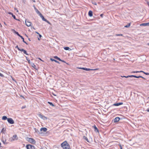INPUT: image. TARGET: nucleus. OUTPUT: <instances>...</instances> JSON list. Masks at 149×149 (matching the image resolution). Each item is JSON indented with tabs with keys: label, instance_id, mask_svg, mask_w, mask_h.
<instances>
[{
	"label": "nucleus",
	"instance_id": "e433bc0d",
	"mask_svg": "<svg viewBox=\"0 0 149 149\" xmlns=\"http://www.w3.org/2000/svg\"><path fill=\"white\" fill-rule=\"evenodd\" d=\"M115 35H116V36H123V35L122 34H116Z\"/></svg>",
	"mask_w": 149,
	"mask_h": 149
},
{
	"label": "nucleus",
	"instance_id": "72a5a7b5",
	"mask_svg": "<svg viewBox=\"0 0 149 149\" xmlns=\"http://www.w3.org/2000/svg\"><path fill=\"white\" fill-rule=\"evenodd\" d=\"M79 69H82L84 70H87V68H79Z\"/></svg>",
	"mask_w": 149,
	"mask_h": 149
},
{
	"label": "nucleus",
	"instance_id": "79ce46f5",
	"mask_svg": "<svg viewBox=\"0 0 149 149\" xmlns=\"http://www.w3.org/2000/svg\"><path fill=\"white\" fill-rule=\"evenodd\" d=\"M45 22H47L48 23L50 24V22L48 21L47 20V21H45Z\"/></svg>",
	"mask_w": 149,
	"mask_h": 149
},
{
	"label": "nucleus",
	"instance_id": "4d7b16f0",
	"mask_svg": "<svg viewBox=\"0 0 149 149\" xmlns=\"http://www.w3.org/2000/svg\"><path fill=\"white\" fill-rule=\"evenodd\" d=\"M20 38H22V39H24V38L23 37L21 36L20 37Z\"/></svg>",
	"mask_w": 149,
	"mask_h": 149
},
{
	"label": "nucleus",
	"instance_id": "8fccbe9b",
	"mask_svg": "<svg viewBox=\"0 0 149 149\" xmlns=\"http://www.w3.org/2000/svg\"><path fill=\"white\" fill-rule=\"evenodd\" d=\"M120 149H123L122 148V146H121L120 145Z\"/></svg>",
	"mask_w": 149,
	"mask_h": 149
},
{
	"label": "nucleus",
	"instance_id": "052dcab7",
	"mask_svg": "<svg viewBox=\"0 0 149 149\" xmlns=\"http://www.w3.org/2000/svg\"><path fill=\"white\" fill-rule=\"evenodd\" d=\"M18 36H19V37H21V36L19 34V35H18Z\"/></svg>",
	"mask_w": 149,
	"mask_h": 149
},
{
	"label": "nucleus",
	"instance_id": "dca6fc26",
	"mask_svg": "<svg viewBox=\"0 0 149 149\" xmlns=\"http://www.w3.org/2000/svg\"><path fill=\"white\" fill-rule=\"evenodd\" d=\"M31 66L32 67H33L34 69L37 70V69L36 68V65L34 64L33 63L31 62Z\"/></svg>",
	"mask_w": 149,
	"mask_h": 149
},
{
	"label": "nucleus",
	"instance_id": "13d9d810",
	"mask_svg": "<svg viewBox=\"0 0 149 149\" xmlns=\"http://www.w3.org/2000/svg\"><path fill=\"white\" fill-rule=\"evenodd\" d=\"M24 42V43H25L26 44V45H28V44L27 43L26 41H25V42Z\"/></svg>",
	"mask_w": 149,
	"mask_h": 149
},
{
	"label": "nucleus",
	"instance_id": "864d4df0",
	"mask_svg": "<svg viewBox=\"0 0 149 149\" xmlns=\"http://www.w3.org/2000/svg\"><path fill=\"white\" fill-rule=\"evenodd\" d=\"M20 97H22L23 98H24V97L22 95H21Z\"/></svg>",
	"mask_w": 149,
	"mask_h": 149
},
{
	"label": "nucleus",
	"instance_id": "5701e85b",
	"mask_svg": "<svg viewBox=\"0 0 149 149\" xmlns=\"http://www.w3.org/2000/svg\"><path fill=\"white\" fill-rule=\"evenodd\" d=\"M8 119V118H7V117L6 116H3L2 117V119L3 120H5L6 119L7 120V119Z\"/></svg>",
	"mask_w": 149,
	"mask_h": 149
},
{
	"label": "nucleus",
	"instance_id": "ea45409f",
	"mask_svg": "<svg viewBox=\"0 0 149 149\" xmlns=\"http://www.w3.org/2000/svg\"><path fill=\"white\" fill-rule=\"evenodd\" d=\"M121 77H122L128 78V77L127 76H121Z\"/></svg>",
	"mask_w": 149,
	"mask_h": 149
},
{
	"label": "nucleus",
	"instance_id": "603ef678",
	"mask_svg": "<svg viewBox=\"0 0 149 149\" xmlns=\"http://www.w3.org/2000/svg\"><path fill=\"white\" fill-rule=\"evenodd\" d=\"M138 72H139V71H135V73H138Z\"/></svg>",
	"mask_w": 149,
	"mask_h": 149
},
{
	"label": "nucleus",
	"instance_id": "1a4fd4ad",
	"mask_svg": "<svg viewBox=\"0 0 149 149\" xmlns=\"http://www.w3.org/2000/svg\"><path fill=\"white\" fill-rule=\"evenodd\" d=\"M140 26H149V22L143 23L141 24H140Z\"/></svg>",
	"mask_w": 149,
	"mask_h": 149
},
{
	"label": "nucleus",
	"instance_id": "a18cd8bd",
	"mask_svg": "<svg viewBox=\"0 0 149 149\" xmlns=\"http://www.w3.org/2000/svg\"><path fill=\"white\" fill-rule=\"evenodd\" d=\"M139 72H143L144 73V72H145L143 71H139Z\"/></svg>",
	"mask_w": 149,
	"mask_h": 149
},
{
	"label": "nucleus",
	"instance_id": "20e7f679",
	"mask_svg": "<svg viewBox=\"0 0 149 149\" xmlns=\"http://www.w3.org/2000/svg\"><path fill=\"white\" fill-rule=\"evenodd\" d=\"M27 149H35L34 146L31 145H27L26 146Z\"/></svg>",
	"mask_w": 149,
	"mask_h": 149
},
{
	"label": "nucleus",
	"instance_id": "4be33fe9",
	"mask_svg": "<svg viewBox=\"0 0 149 149\" xmlns=\"http://www.w3.org/2000/svg\"><path fill=\"white\" fill-rule=\"evenodd\" d=\"M50 60L51 61H55V62L57 63H58L59 64L60 63L59 62H58V61H57L56 60L54 59H53V58H50Z\"/></svg>",
	"mask_w": 149,
	"mask_h": 149
},
{
	"label": "nucleus",
	"instance_id": "9d476101",
	"mask_svg": "<svg viewBox=\"0 0 149 149\" xmlns=\"http://www.w3.org/2000/svg\"><path fill=\"white\" fill-rule=\"evenodd\" d=\"M8 13L9 14H10V15H12V16L13 17V18L15 19H16V20H19V19H17L16 18V17H15V15H13V13H12L10 12H9Z\"/></svg>",
	"mask_w": 149,
	"mask_h": 149
},
{
	"label": "nucleus",
	"instance_id": "ddd939ff",
	"mask_svg": "<svg viewBox=\"0 0 149 149\" xmlns=\"http://www.w3.org/2000/svg\"><path fill=\"white\" fill-rule=\"evenodd\" d=\"M123 104L122 102H119L118 103H115L113 104V106H118L121 105H122Z\"/></svg>",
	"mask_w": 149,
	"mask_h": 149
},
{
	"label": "nucleus",
	"instance_id": "f03ea898",
	"mask_svg": "<svg viewBox=\"0 0 149 149\" xmlns=\"http://www.w3.org/2000/svg\"><path fill=\"white\" fill-rule=\"evenodd\" d=\"M26 139L27 141L30 142L31 143L35 144L36 143V141L33 138H30L28 137H27L26 138Z\"/></svg>",
	"mask_w": 149,
	"mask_h": 149
},
{
	"label": "nucleus",
	"instance_id": "2f4dec72",
	"mask_svg": "<svg viewBox=\"0 0 149 149\" xmlns=\"http://www.w3.org/2000/svg\"><path fill=\"white\" fill-rule=\"evenodd\" d=\"M142 78L144 79H146L145 78H144V77H143L142 76H137V78Z\"/></svg>",
	"mask_w": 149,
	"mask_h": 149
},
{
	"label": "nucleus",
	"instance_id": "473e14b6",
	"mask_svg": "<svg viewBox=\"0 0 149 149\" xmlns=\"http://www.w3.org/2000/svg\"><path fill=\"white\" fill-rule=\"evenodd\" d=\"M97 70V69H90L89 68H87V70H86V71L95 70Z\"/></svg>",
	"mask_w": 149,
	"mask_h": 149
},
{
	"label": "nucleus",
	"instance_id": "37998d69",
	"mask_svg": "<svg viewBox=\"0 0 149 149\" xmlns=\"http://www.w3.org/2000/svg\"><path fill=\"white\" fill-rule=\"evenodd\" d=\"M61 61H62V62H63V63H65V61H64L62 60L61 59Z\"/></svg>",
	"mask_w": 149,
	"mask_h": 149
},
{
	"label": "nucleus",
	"instance_id": "3c124183",
	"mask_svg": "<svg viewBox=\"0 0 149 149\" xmlns=\"http://www.w3.org/2000/svg\"><path fill=\"white\" fill-rule=\"evenodd\" d=\"M147 4L148 5L149 7V2H147Z\"/></svg>",
	"mask_w": 149,
	"mask_h": 149
},
{
	"label": "nucleus",
	"instance_id": "f3484780",
	"mask_svg": "<svg viewBox=\"0 0 149 149\" xmlns=\"http://www.w3.org/2000/svg\"><path fill=\"white\" fill-rule=\"evenodd\" d=\"M93 127L95 129V131L96 132H98L99 130H98V129L97 128V127L95 125L93 126Z\"/></svg>",
	"mask_w": 149,
	"mask_h": 149
},
{
	"label": "nucleus",
	"instance_id": "6e6d98bb",
	"mask_svg": "<svg viewBox=\"0 0 149 149\" xmlns=\"http://www.w3.org/2000/svg\"><path fill=\"white\" fill-rule=\"evenodd\" d=\"M4 24L5 25H7V24H6L5 22H4Z\"/></svg>",
	"mask_w": 149,
	"mask_h": 149
},
{
	"label": "nucleus",
	"instance_id": "9b49d317",
	"mask_svg": "<svg viewBox=\"0 0 149 149\" xmlns=\"http://www.w3.org/2000/svg\"><path fill=\"white\" fill-rule=\"evenodd\" d=\"M120 120V118L118 117H116L114 120V122L116 123L118 122Z\"/></svg>",
	"mask_w": 149,
	"mask_h": 149
},
{
	"label": "nucleus",
	"instance_id": "2eb2a0df",
	"mask_svg": "<svg viewBox=\"0 0 149 149\" xmlns=\"http://www.w3.org/2000/svg\"><path fill=\"white\" fill-rule=\"evenodd\" d=\"M40 17H41L42 20L44 21H46L47 19H45L44 17V16H43V15L41 13L39 15Z\"/></svg>",
	"mask_w": 149,
	"mask_h": 149
},
{
	"label": "nucleus",
	"instance_id": "338daca9",
	"mask_svg": "<svg viewBox=\"0 0 149 149\" xmlns=\"http://www.w3.org/2000/svg\"><path fill=\"white\" fill-rule=\"evenodd\" d=\"M0 26L1 27H2V26L1 25V24L0 23Z\"/></svg>",
	"mask_w": 149,
	"mask_h": 149
},
{
	"label": "nucleus",
	"instance_id": "f257e3e1",
	"mask_svg": "<svg viewBox=\"0 0 149 149\" xmlns=\"http://www.w3.org/2000/svg\"><path fill=\"white\" fill-rule=\"evenodd\" d=\"M61 146L63 149H71L70 146L66 141L62 143Z\"/></svg>",
	"mask_w": 149,
	"mask_h": 149
},
{
	"label": "nucleus",
	"instance_id": "774afa93",
	"mask_svg": "<svg viewBox=\"0 0 149 149\" xmlns=\"http://www.w3.org/2000/svg\"><path fill=\"white\" fill-rule=\"evenodd\" d=\"M28 40H29V41H31V40H30V38H28Z\"/></svg>",
	"mask_w": 149,
	"mask_h": 149
},
{
	"label": "nucleus",
	"instance_id": "c85d7f7f",
	"mask_svg": "<svg viewBox=\"0 0 149 149\" xmlns=\"http://www.w3.org/2000/svg\"><path fill=\"white\" fill-rule=\"evenodd\" d=\"M83 139H85V140H86V141L87 142H89L88 139L87 137H86V136H83Z\"/></svg>",
	"mask_w": 149,
	"mask_h": 149
},
{
	"label": "nucleus",
	"instance_id": "0eeeda50",
	"mask_svg": "<svg viewBox=\"0 0 149 149\" xmlns=\"http://www.w3.org/2000/svg\"><path fill=\"white\" fill-rule=\"evenodd\" d=\"M38 116L39 117H40L41 118L44 119V120H46L47 119V118L46 117L43 116L41 113L38 114Z\"/></svg>",
	"mask_w": 149,
	"mask_h": 149
},
{
	"label": "nucleus",
	"instance_id": "4468645a",
	"mask_svg": "<svg viewBox=\"0 0 149 149\" xmlns=\"http://www.w3.org/2000/svg\"><path fill=\"white\" fill-rule=\"evenodd\" d=\"M20 51L23 52L24 54L26 55H29V54L27 53L26 51L23 49H21Z\"/></svg>",
	"mask_w": 149,
	"mask_h": 149
},
{
	"label": "nucleus",
	"instance_id": "58836bf2",
	"mask_svg": "<svg viewBox=\"0 0 149 149\" xmlns=\"http://www.w3.org/2000/svg\"><path fill=\"white\" fill-rule=\"evenodd\" d=\"M14 9H15V11L16 12H18V10L16 8H15Z\"/></svg>",
	"mask_w": 149,
	"mask_h": 149
},
{
	"label": "nucleus",
	"instance_id": "39448f33",
	"mask_svg": "<svg viewBox=\"0 0 149 149\" xmlns=\"http://www.w3.org/2000/svg\"><path fill=\"white\" fill-rule=\"evenodd\" d=\"M1 141L4 144H7L8 142H6V140L5 136H2L1 139Z\"/></svg>",
	"mask_w": 149,
	"mask_h": 149
},
{
	"label": "nucleus",
	"instance_id": "49530a36",
	"mask_svg": "<svg viewBox=\"0 0 149 149\" xmlns=\"http://www.w3.org/2000/svg\"><path fill=\"white\" fill-rule=\"evenodd\" d=\"M103 15L102 14H101L100 15V17H103Z\"/></svg>",
	"mask_w": 149,
	"mask_h": 149
},
{
	"label": "nucleus",
	"instance_id": "4c0bfd02",
	"mask_svg": "<svg viewBox=\"0 0 149 149\" xmlns=\"http://www.w3.org/2000/svg\"><path fill=\"white\" fill-rule=\"evenodd\" d=\"M0 76L3 77L4 76L3 74L0 73Z\"/></svg>",
	"mask_w": 149,
	"mask_h": 149
},
{
	"label": "nucleus",
	"instance_id": "6ab92c4d",
	"mask_svg": "<svg viewBox=\"0 0 149 149\" xmlns=\"http://www.w3.org/2000/svg\"><path fill=\"white\" fill-rule=\"evenodd\" d=\"M35 10L36 12L38 14H39V15L41 13L40 12V11L36 8V7H35Z\"/></svg>",
	"mask_w": 149,
	"mask_h": 149
},
{
	"label": "nucleus",
	"instance_id": "09e8293b",
	"mask_svg": "<svg viewBox=\"0 0 149 149\" xmlns=\"http://www.w3.org/2000/svg\"><path fill=\"white\" fill-rule=\"evenodd\" d=\"M131 80H134V81H135L136 80H137L135 79H131Z\"/></svg>",
	"mask_w": 149,
	"mask_h": 149
},
{
	"label": "nucleus",
	"instance_id": "cd10ccee",
	"mask_svg": "<svg viewBox=\"0 0 149 149\" xmlns=\"http://www.w3.org/2000/svg\"><path fill=\"white\" fill-rule=\"evenodd\" d=\"M6 131V129L4 128H3L1 131V133H4V132Z\"/></svg>",
	"mask_w": 149,
	"mask_h": 149
},
{
	"label": "nucleus",
	"instance_id": "6e6552de",
	"mask_svg": "<svg viewBox=\"0 0 149 149\" xmlns=\"http://www.w3.org/2000/svg\"><path fill=\"white\" fill-rule=\"evenodd\" d=\"M25 23L26 25L28 26H31L32 24L31 22L27 21L26 19L25 20Z\"/></svg>",
	"mask_w": 149,
	"mask_h": 149
},
{
	"label": "nucleus",
	"instance_id": "c756f323",
	"mask_svg": "<svg viewBox=\"0 0 149 149\" xmlns=\"http://www.w3.org/2000/svg\"><path fill=\"white\" fill-rule=\"evenodd\" d=\"M54 58L57 59V60H59V61H61V59L59 57H58L56 56H55L54 57Z\"/></svg>",
	"mask_w": 149,
	"mask_h": 149
},
{
	"label": "nucleus",
	"instance_id": "69168bd1",
	"mask_svg": "<svg viewBox=\"0 0 149 149\" xmlns=\"http://www.w3.org/2000/svg\"><path fill=\"white\" fill-rule=\"evenodd\" d=\"M34 2H35V0H32Z\"/></svg>",
	"mask_w": 149,
	"mask_h": 149
},
{
	"label": "nucleus",
	"instance_id": "a19ab883",
	"mask_svg": "<svg viewBox=\"0 0 149 149\" xmlns=\"http://www.w3.org/2000/svg\"><path fill=\"white\" fill-rule=\"evenodd\" d=\"M144 74L147 75H149V73H146V72H144Z\"/></svg>",
	"mask_w": 149,
	"mask_h": 149
},
{
	"label": "nucleus",
	"instance_id": "c9c22d12",
	"mask_svg": "<svg viewBox=\"0 0 149 149\" xmlns=\"http://www.w3.org/2000/svg\"><path fill=\"white\" fill-rule=\"evenodd\" d=\"M92 4L95 5H97V4L95 2H94V1H92Z\"/></svg>",
	"mask_w": 149,
	"mask_h": 149
},
{
	"label": "nucleus",
	"instance_id": "a211bd4d",
	"mask_svg": "<svg viewBox=\"0 0 149 149\" xmlns=\"http://www.w3.org/2000/svg\"><path fill=\"white\" fill-rule=\"evenodd\" d=\"M88 15L89 16L91 17L93 16V12L92 11L90 10L89 11L88 13Z\"/></svg>",
	"mask_w": 149,
	"mask_h": 149
},
{
	"label": "nucleus",
	"instance_id": "680f3d73",
	"mask_svg": "<svg viewBox=\"0 0 149 149\" xmlns=\"http://www.w3.org/2000/svg\"><path fill=\"white\" fill-rule=\"evenodd\" d=\"M36 33L38 35L39 34V33L37 32H36Z\"/></svg>",
	"mask_w": 149,
	"mask_h": 149
},
{
	"label": "nucleus",
	"instance_id": "c03bdc74",
	"mask_svg": "<svg viewBox=\"0 0 149 149\" xmlns=\"http://www.w3.org/2000/svg\"><path fill=\"white\" fill-rule=\"evenodd\" d=\"M26 106H23L22 107V109H24V108H25V107H26Z\"/></svg>",
	"mask_w": 149,
	"mask_h": 149
},
{
	"label": "nucleus",
	"instance_id": "de8ad7c7",
	"mask_svg": "<svg viewBox=\"0 0 149 149\" xmlns=\"http://www.w3.org/2000/svg\"><path fill=\"white\" fill-rule=\"evenodd\" d=\"M39 37L40 38H41L42 37V36L40 34H39Z\"/></svg>",
	"mask_w": 149,
	"mask_h": 149
},
{
	"label": "nucleus",
	"instance_id": "f8f14e48",
	"mask_svg": "<svg viewBox=\"0 0 149 149\" xmlns=\"http://www.w3.org/2000/svg\"><path fill=\"white\" fill-rule=\"evenodd\" d=\"M47 130V129L45 127H42L40 129V131L41 132L42 131L44 132H46Z\"/></svg>",
	"mask_w": 149,
	"mask_h": 149
},
{
	"label": "nucleus",
	"instance_id": "412c9836",
	"mask_svg": "<svg viewBox=\"0 0 149 149\" xmlns=\"http://www.w3.org/2000/svg\"><path fill=\"white\" fill-rule=\"evenodd\" d=\"M12 31L14 33H15L16 34L17 36L19 35V33L17 32V31H16L14 29H12Z\"/></svg>",
	"mask_w": 149,
	"mask_h": 149
},
{
	"label": "nucleus",
	"instance_id": "7c9ffc66",
	"mask_svg": "<svg viewBox=\"0 0 149 149\" xmlns=\"http://www.w3.org/2000/svg\"><path fill=\"white\" fill-rule=\"evenodd\" d=\"M130 23H129L128 24H127V25L125 26V27L126 28H128L129 27L130 25Z\"/></svg>",
	"mask_w": 149,
	"mask_h": 149
},
{
	"label": "nucleus",
	"instance_id": "393cba45",
	"mask_svg": "<svg viewBox=\"0 0 149 149\" xmlns=\"http://www.w3.org/2000/svg\"><path fill=\"white\" fill-rule=\"evenodd\" d=\"M25 56V57L26 58V59L28 61V63H29V64H31V62H30V60L29 59V58H27V57H26V56Z\"/></svg>",
	"mask_w": 149,
	"mask_h": 149
},
{
	"label": "nucleus",
	"instance_id": "bb28decb",
	"mask_svg": "<svg viewBox=\"0 0 149 149\" xmlns=\"http://www.w3.org/2000/svg\"><path fill=\"white\" fill-rule=\"evenodd\" d=\"M34 130H35V132L38 133H39V131L38 130V129H37L36 128H34Z\"/></svg>",
	"mask_w": 149,
	"mask_h": 149
},
{
	"label": "nucleus",
	"instance_id": "aec40b11",
	"mask_svg": "<svg viewBox=\"0 0 149 149\" xmlns=\"http://www.w3.org/2000/svg\"><path fill=\"white\" fill-rule=\"evenodd\" d=\"M64 49L65 50H68L69 51L71 50V49L68 47H64Z\"/></svg>",
	"mask_w": 149,
	"mask_h": 149
},
{
	"label": "nucleus",
	"instance_id": "bf43d9fd",
	"mask_svg": "<svg viewBox=\"0 0 149 149\" xmlns=\"http://www.w3.org/2000/svg\"><path fill=\"white\" fill-rule=\"evenodd\" d=\"M24 42V43H25L26 44V45H28V44L27 43L26 41H25V42Z\"/></svg>",
	"mask_w": 149,
	"mask_h": 149
},
{
	"label": "nucleus",
	"instance_id": "a878e982",
	"mask_svg": "<svg viewBox=\"0 0 149 149\" xmlns=\"http://www.w3.org/2000/svg\"><path fill=\"white\" fill-rule=\"evenodd\" d=\"M48 103L51 106H52V107L55 106V105L51 102H48Z\"/></svg>",
	"mask_w": 149,
	"mask_h": 149
},
{
	"label": "nucleus",
	"instance_id": "e2e57ef3",
	"mask_svg": "<svg viewBox=\"0 0 149 149\" xmlns=\"http://www.w3.org/2000/svg\"><path fill=\"white\" fill-rule=\"evenodd\" d=\"M131 73H135V71H132V72H131Z\"/></svg>",
	"mask_w": 149,
	"mask_h": 149
},
{
	"label": "nucleus",
	"instance_id": "f704fd0d",
	"mask_svg": "<svg viewBox=\"0 0 149 149\" xmlns=\"http://www.w3.org/2000/svg\"><path fill=\"white\" fill-rule=\"evenodd\" d=\"M15 48H17V49H18V50H19V51H20L21 50V49H20V48L18 47V45H17V46L15 47Z\"/></svg>",
	"mask_w": 149,
	"mask_h": 149
},
{
	"label": "nucleus",
	"instance_id": "0e129e2a",
	"mask_svg": "<svg viewBox=\"0 0 149 149\" xmlns=\"http://www.w3.org/2000/svg\"><path fill=\"white\" fill-rule=\"evenodd\" d=\"M23 42H25V41L24 40V38L23 39Z\"/></svg>",
	"mask_w": 149,
	"mask_h": 149
},
{
	"label": "nucleus",
	"instance_id": "7ed1b4c3",
	"mask_svg": "<svg viewBox=\"0 0 149 149\" xmlns=\"http://www.w3.org/2000/svg\"><path fill=\"white\" fill-rule=\"evenodd\" d=\"M18 139V137L16 134H15L13 136L10 138L9 140L11 141H15V140H17Z\"/></svg>",
	"mask_w": 149,
	"mask_h": 149
},
{
	"label": "nucleus",
	"instance_id": "423d86ee",
	"mask_svg": "<svg viewBox=\"0 0 149 149\" xmlns=\"http://www.w3.org/2000/svg\"><path fill=\"white\" fill-rule=\"evenodd\" d=\"M7 121L8 123L10 124H13L14 123V121L12 118H8L7 119Z\"/></svg>",
	"mask_w": 149,
	"mask_h": 149
},
{
	"label": "nucleus",
	"instance_id": "5fc2aeb1",
	"mask_svg": "<svg viewBox=\"0 0 149 149\" xmlns=\"http://www.w3.org/2000/svg\"><path fill=\"white\" fill-rule=\"evenodd\" d=\"M146 111L149 112V109H147Z\"/></svg>",
	"mask_w": 149,
	"mask_h": 149
},
{
	"label": "nucleus",
	"instance_id": "b1692460",
	"mask_svg": "<svg viewBox=\"0 0 149 149\" xmlns=\"http://www.w3.org/2000/svg\"><path fill=\"white\" fill-rule=\"evenodd\" d=\"M127 77H134L136 78H137V76L134 75H128Z\"/></svg>",
	"mask_w": 149,
	"mask_h": 149
}]
</instances>
